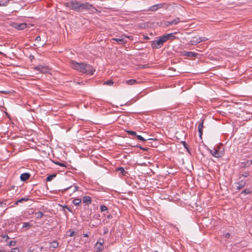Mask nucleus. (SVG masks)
<instances>
[{"instance_id":"nucleus-1","label":"nucleus","mask_w":252,"mask_h":252,"mask_svg":"<svg viewBox=\"0 0 252 252\" xmlns=\"http://www.w3.org/2000/svg\"><path fill=\"white\" fill-rule=\"evenodd\" d=\"M70 66L81 72L93 75L95 72V69L90 64L85 63H78L74 61L70 63Z\"/></svg>"},{"instance_id":"nucleus-2","label":"nucleus","mask_w":252,"mask_h":252,"mask_svg":"<svg viewBox=\"0 0 252 252\" xmlns=\"http://www.w3.org/2000/svg\"><path fill=\"white\" fill-rule=\"evenodd\" d=\"M65 6L77 12L81 11V2L76 0H71L64 3Z\"/></svg>"},{"instance_id":"nucleus-3","label":"nucleus","mask_w":252,"mask_h":252,"mask_svg":"<svg viewBox=\"0 0 252 252\" xmlns=\"http://www.w3.org/2000/svg\"><path fill=\"white\" fill-rule=\"evenodd\" d=\"M164 35L159 37L157 40H155L151 42V46L153 49H159L162 47L163 43L166 42Z\"/></svg>"},{"instance_id":"nucleus-4","label":"nucleus","mask_w":252,"mask_h":252,"mask_svg":"<svg viewBox=\"0 0 252 252\" xmlns=\"http://www.w3.org/2000/svg\"><path fill=\"white\" fill-rule=\"evenodd\" d=\"M34 70L35 71H38L42 73H46L49 72V68L46 66H43L42 65H39L34 67Z\"/></svg>"},{"instance_id":"nucleus-5","label":"nucleus","mask_w":252,"mask_h":252,"mask_svg":"<svg viewBox=\"0 0 252 252\" xmlns=\"http://www.w3.org/2000/svg\"><path fill=\"white\" fill-rule=\"evenodd\" d=\"M211 154L216 158L221 157L223 155L222 152L219 151L218 150L214 148L212 150H210Z\"/></svg>"},{"instance_id":"nucleus-6","label":"nucleus","mask_w":252,"mask_h":252,"mask_svg":"<svg viewBox=\"0 0 252 252\" xmlns=\"http://www.w3.org/2000/svg\"><path fill=\"white\" fill-rule=\"evenodd\" d=\"M202 41V37H193L191 39V40L190 41L189 43L190 45H196L197 44L201 42Z\"/></svg>"},{"instance_id":"nucleus-7","label":"nucleus","mask_w":252,"mask_h":252,"mask_svg":"<svg viewBox=\"0 0 252 252\" xmlns=\"http://www.w3.org/2000/svg\"><path fill=\"white\" fill-rule=\"evenodd\" d=\"M93 5L89 2L81 3V11L82 10L91 9Z\"/></svg>"},{"instance_id":"nucleus-8","label":"nucleus","mask_w":252,"mask_h":252,"mask_svg":"<svg viewBox=\"0 0 252 252\" xmlns=\"http://www.w3.org/2000/svg\"><path fill=\"white\" fill-rule=\"evenodd\" d=\"M204 120H202L201 122L200 123L198 126V130L199 132V137L201 139H202V135L203 134V126Z\"/></svg>"},{"instance_id":"nucleus-9","label":"nucleus","mask_w":252,"mask_h":252,"mask_svg":"<svg viewBox=\"0 0 252 252\" xmlns=\"http://www.w3.org/2000/svg\"><path fill=\"white\" fill-rule=\"evenodd\" d=\"M237 185V189L240 190L243 188L246 185V182L242 180L235 183Z\"/></svg>"},{"instance_id":"nucleus-10","label":"nucleus","mask_w":252,"mask_h":252,"mask_svg":"<svg viewBox=\"0 0 252 252\" xmlns=\"http://www.w3.org/2000/svg\"><path fill=\"white\" fill-rule=\"evenodd\" d=\"M82 201L86 205H89L92 203V198L89 196H84L82 198Z\"/></svg>"},{"instance_id":"nucleus-11","label":"nucleus","mask_w":252,"mask_h":252,"mask_svg":"<svg viewBox=\"0 0 252 252\" xmlns=\"http://www.w3.org/2000/svg\"><path fill=\"white\" fill-rule=\"evenodd\" d=\"M163 35L166 41L168 40H173L176 38V37L174 35V33H168Z\"/></svg>"},{"instance_id":"nucleus-12","label":"nucleus","mask_w":252,"mask_h":252,"mask_svg":"<svg viewBox=\"0 0 252 252\" xmlns=\"http://www.w3.org/2000/svg\"><path fill=\"white\" fill-rule=\"evenodd\" d=\"M183 55L188 57H195L198 55V54L192 52L184 51L183 52Z\"/></svg>"},{"instance_id":"nucleus-13","label":"nucleus","mask_w":252,"mask_h":252,"mask_svg":"<svg viewBox=\"0 0 252 252\" xmlns=\"http://www.w3.org/2000/svg\"><path fill=\"white\" fill-rule=\"evenodd\" d=\"M103 243L104 240L103 239L101 240V241H97L95 245L96 250H102L103 249Z\"/></svg>"},{"instance_id":"nucleus-14","label":"nucleus","mask_w":252,"mask_h":252,"mask_svg":"<svg viewBox=\"0 0 252 252\" xmlns=\"http://www.w3.org/2000/svg\"><path fill=\"white\" fill-rule=\"evenodd\" d=\"M30 174L28 173H24L21 175L20 179L22 181H26L29 179Z\"/></svg>"},{"instance_id":"nucleus-15","label":"nucleus","mask_w":252,"mask_h":252,"mask_svg":"<svg viewBox=\"0 0 252 252\" xmlns=\"http://www.w3.org/2000/svg\"><path fill=\"white\" fill-rule=\"evenodd\" d=\"M160 7H161V4H156L150 7L148 11H155Z\"/></svg>"},{"instance_id":"nucleus-16","label":"nucleus","mask_w":252,"mask_h":252,"mask_svg":"<svg viewBox=\"0 0 252 252\" xmlns=\"http://www.w3.org/2000/svg\"><path fill=\"white\" fill-rule=\"evenodd\" d=\"M112 40L116 41L121 44H125L126 42V41H125L124 38L123 37L113 38L112 39Z\"/></svg>"},{"instance_id":"nucleus-17","label":"nucleus","mask_w":252,"mask_h":252,"mask_svg":"<svg viewBox=\"0 0 252 252\" xmlns=\"http://www.w3.org/2000/svg\"><path fill=\"white\" fill-rule=\"evenodd\" d=\"M29 200V198L28 196H25L24 197L21 198V199L18 200L15 203V205H18L19 203H22L23 201H27Z\"/></svg>"},{"instance_id":"nucleus-18","label":"nucleus","mask_w":252,"mask_h":252,"mask_svg":"<svg viewBox=\"0 0 252 252\" xmlns=\"http://www.w3.org/2000/svg\"><path fill=\"white\" fill-rule=\"evenodd\" d=\"M116 170L118 171H120L121 173L124 176H126V174L127 173V172L122 167L116 168Z\"/></svg>"},{"instance_id":"nucleus-19","label":"nucleus","mask_w":252,"mask_h":252,"mask_svg":"<svg viewBox=\"0 0 252 252\" xmlns=\"http://www.w3.org/2000/svg\"><path fill=\"white\" fill-rule=\"evenodd\" d=\"M180 21V19L179 18H176L173 21L168 22L169 25H177Z\"/></svg>"},{"instance_id":"nucleus-20","label":"nucleus","mask_w":252,"mask_h":252,"mask_svg":"<svg viewBox=\"0 0 252 252\" xmlns=\"http://www.w3.org/2000/svg\"><path fill=\"white\" fill-rule=\"evenodd\" d=\"M73 203L75 206H79L81 203V199L80 198H75L72 201Z\"/></svg>"},{"instance_id":"nucleus-21","label":"nucleus","mask_w":252,"mask_h":252,"mask_svg":"<svg viewBox=\"0 0 252 252\" xmlns=\"http://www.w3.org/2000/svg\"><path fill=\"white\" fill-rule=\"evenodd\" d=\"M137 83V81L135 79H130L126 81V84L127 85H132Z\"/></svg>"},{"instance_id":"nucleus-22","label":"nucleus","mask_w":252,"mask_h":252,"mask_svg":"<svg viewBox=\"0 0 252 252\" xmlns=\"http://www.w3.org/2000/svg\"><path fill=\"white\" fill-rule=\"evenodd\" d=\"M34 215L35 217L37 219L42 218L44 216V214L41 212H36Z\"/></svg>"},{"instance_id":"nucleus-23","label":"nucleus","mask_w":252,"mask_h":252,"mask_svg":"<svg viewBox=\"0 0 252 252\" xmlns=\"http://www.w3.org/2000/svg\"><path fill=\"white\" fill-rule=\"evenodd\" d=\"M32 226V224L29 222H23V228H27L26 230L30 229Z\"/></svg>"},{"instance_id":"nucleus-24","label":"nucleus","mask_w":252,"mask_h":252,"mask_svg":"<svg viewBox=\"0 0 252 252\" xmlns=\"http://www.w3.org/2000/svg\"><path fill=\"white\" fill-rule=\"evenodd\" d=\"M59 246V244L57 241H53L51 243L50 248H57Z\"/></svg>"},{"instance_id":"nucleus-25","label":"nucleus","mask_w":252,"mask_h":252,"mask_svg":"<svg viewBox=\"0 0 252 252\" xmlns=\"http://www.w3.org/2000/svg\"><path fill=\"white\" fill-rule=\"evenodd\" d=\"M8 3V0H0V6H5Z\"/></svg>"},{"instance_id":"nucleus-26","label":"nucleus","mask_w":252,"mask_h":252,"mask_svg":"<svg viewBox=\"0 0 252 252\" xmlns=\"http://www.w3.org/2000/svg\"><path fill=\"white\" fill-rule=\"evenodd\" d=\"M56 176V174H52L49 176H48L46 178V181L47 182H50Z\"/></svg>"},{"instance_id":"nucleus-27","label":"nucleus","mask_w":252,"mask_h":252,"mask_svg":"<svg viewBox=\"0 0 252 252\" xmlns=\"http://www.w3.org/2000/svg\"><path fill=\"white\" fill-rule=\"evenodd\" d=\"M113 83H114V82L112 80H109L105 81L103 83V85L112 86V85H113Z\"/></svg>"},{"instance_id":"nucleus-28","label":"nucleus","mask_w":252,"mask_h":252,"mask_svg":"<svg viewBox=\"0 0 252 252\" xmlns=\"http://www.w3.org/2000/svg\"><path fill=\"white\" fill-rule=\"evenodd\" d=\"M7 243V245L10 246H15L16 244V241H10L9 242H6Z\"/></svg>"},{"instance_id":"nucleus-29","label":"nucleus","mask_w":252,"mask_h":252,"mask_svg":"<svg viewBox=\"0 0 252 252\" xmlns=\"http://www.w3.org/2000/svg\"><path fill=\"white\" fill-rule=\"evenodd\" d=\"M126 131L129 135H134V136H136V132L135 131H134L126 130Z\"/></svg>"},{"instance_id":"nucleus-30","label":"nucleus","mask_w":252,"mask_h":252,"mask_svg":"<svg viewBox=\"0 0 252 252\" xmlns=\"http://www.w3.org/2000/svg\"><path fill=\"white\" fill-rule=\"evenodd\" d=\"M26 24H21L18 25V27H17V28L19 30H23L26 28Z\"/></svg>"},{"instance_id":"nucleus-31","label":"nucleus","mask_w":252,"mask_h":252,"mask_svg":"<svg viewBox=\"0 0 252 252\" xmlns=\"http://www.w3.org/2000/svg\"><path fill=\"white\" fill-rule=\"evenodd\" d=\"M100 210L101 212H105L108 210L107 207L105 205H101Z\"/></svg>"},{"instance_id":"nucleus-32","label":"nucleus","mask_w":252,"mask_h":252,"mask_svg":"<svg viewBox=\"0 0 252 252\" xmlns=\"http://www.w3.org/2000/svg\"><path fill=\"white\" fill-rule=\"evenodd\" d=\"M136 136L137 139H138L139 140L144 141V142L146 141V140L145 139H144L143 137H142L141 135L136 134Z\"/></svg>"},{"instance_id":"nucleus-33","label":"nucleus","mask_w":252,"mask_h":252,"mask_svg":"<svg viewBox=\"0 0 252 252\" xmlns=\"http://www.w3.org/2000/svg\"><path fill=\"white\" fill-rule=\"evenodd\" d=\"M251 191H250V190L248 189H244L242 192V193H244V194H250L251 193Z\"/></svg>"},{"instance_id":"nucleus-34","label":"nucleus","mask_w":252,"mask_h":252,"mask_svg":"<svg viewBox=\"0 0 252 252\" xmlns=\"http://www.w3.org/2000/svg\"><path fill=\"white\" fill-rule=\"evenodd\" d=\"M1 237H2V238L3 239H5V242H7V240L8 239H9V236L7 235V234H5V235H1Z\"/></svg>"},{"instance_id":"nucleus-35","label":"nucleus","mask_w":252,"mask_h":252,"mask_svg":"<svg viewBox=\"0 0 252 252\" xmlns=\"http://www.w3.org/2000/svg\"><path fill=\"white\" fill-rule=\"evenodd\" d=\"M10 252H20V251L18 248H15L12 249Z\"/></svg>"},{"instance_id":"nucleus-36","label":"nucleus","mask_w":252,"mask_h":252,"mask_svg":"<svg viewBox=\"0 0 252 252\" xmlns=\"http://www.w3.org/2000/svg\"><path fill=\"white\" fill-rule=\"evenodd\" d=\"M103 234H106L108 232V228L107 227H103Z\"/></svg>"},{"instance_id":"nucleus-37","label":"nucleus","mask_w":252,"mask_h":252,"mask_svg":"<svg viewBox=\"0 0 252 252\" xmlns=\"http://www.w3.org/2000/svg\"><path fill=\"white\" fill-rule=\"evenodd\" d=\"M69 232H70V234H69V236L70 237H72L74 235L75 232L74 231L72 230L71 229H70Z\"/></svg>"},{"instance_id":"nucleus-38","label":"nucleus","mask_w":252,"mask_h":252,"mask_svg":"<svg viewBox=\"0 0 252 252\" xmlns=\"http://www.w3.org/2000/svg\"><path fill=\"white\" fill-rule=\"evenodd\" d=\"M223 235L225 238H228L230 237V234L229 233L226 232L224 233Z\"/></svg>"},{"instance_id":"nucleus-39","label":"nucleus","mask_w":252,"mask_h":252,"mask_svg":"<svg viewBox=\"0 0 252 252\" xmlns=\"http://www.w3.org/2000/svg\"><path fill=\"white\" fill-rule=\"evenodd\" d=\"M54 163L56 164H57V165H59L61 166H65V165L63 163H60V162H54Z\"/></svg>"},{"instance_id":"nucleus-40","label":"nucleus","mask_w":252,"mask_h":252,"mask_svg":"<svg viewBox=\"0 0 252 252\" xmlns=\"http://www.w3.org/2000/svg\"><path fill=\"white\" fill-rule=\"evenodd\" d=\"M184 147L188 150V146H187V143L185 142V141H182V142Z\"/></svg>"},{"instance_id":"nucleus-41","label":"nucleus","mask_w":252,"mask_h":252,"mask_svg":"<svg viewBox=\"0 0 252 252\" xmlns=\"http://www.w3.org/2000/svg\"><path fill=\"white\" fill-rule=\"evenodd\" d=\"M136 147L139 148L140 149H141L143 151H147V148H143V147H141V146L137 145Z\"/></svg>"},{"instance_id":"nucleus-42","label":"nucleus","mask_w":252,"mask_h":252,"mask_svg":"<svg viewBox=\"0 0 252 252\" xmlns=\"http://www.w3.org/2000/svg\"><path fill=\"white\" fill-rule=\"evenodd\" d=\"M35 40L38 42V41H40L41 40V37L40 36H37L36 37L35 39Z\"/></svg>"},{"instance_id":"nucleus-43","label":"nucleus","mask_w":252,"mask_h":252,"mask_svg":"<svg viewBox=\"0 0 252 252\" xmlns=\"http://www.w3.org/2000/svg\"><path fill=\"white\" fill-rule=\"evenodd\" d=\"M91 9H92V11L93 12L97 11V9L96 8H95L93 6V7H91Z\"/></svg>"},{"instance_id":"nucleus-44","label":"nucleus","mask_w":252,"mask_h":252,"mask_svg":"<svg viewBox=\"0 0 252 252\" xmlns=\"http://www.w3.org/2000/svg\"><path fill=\"white\" fill-rule=\"evenodd\" d=\"M249 173H247V172H245V173H244V174H242V176H244V177H248V176H249Z\"/></svg>"},{"instance_id":"nucleus-45","label":"nucleus","mask_w":252,"mask_h":252,"mask_svg":"<svg viewBox=\"0 0 252 252\" xmlns=\"http://www.w3.org/2000/svg\"><path fill=\"white\" fill-rule=\"evenodd\" d=\"M79 187L78 186H74V189L73 190V192H75L78 190Z\"/></svg>"},{"instance_id":"nucleus-46","label":"nucleus","mask_w":252,"mask_h":252,"mask_svg":"<svg viewBox=\"0 0 252 252\" xmlns=\"http://www.w3.org/2000/svg\"><path fill=\"white\" fill-rule=\"evenodd\" d=\"M64 208H66V209H67V210L69 212H71V210L69 208H68L67 206H64Z\"/></svg>"},{"instance_id":"nucleus-47","label":"nucleus","mask_w":252,"mask_h":252,"mask_svg":"<svg viewBox=\"0 0 252 252\" xmlns=\"http://www.w3.org/2000/svg\"><path fill=\"white\" fill-rule=\"evenodd\" d=\"M89 235L87 234H84L83 237H88Z\"/></svg>"},{"instance_id":"nucleus-48","label":"nucleus","mask_w":252,"mask_h":252,"mask_svg":"<svg viewBox=\"0 0 252 252\" xmlns=\"http://www.w3.org/2000/svg\"><path fill=\"white\" fill-rule=\"evenodd\" d=\"M207 39L206 37H202V41L207 40Z\"/></svg>"},{"instance_id":"nucleus-49","label":"nucleus","mask_w":252,"mask_h":252,"mask_svg":"<svg viewBox=\"0 0 252 252\" xmlns=\"http://www.w3.org/2000/svg\"><path fill=\"white\" fill-rule=\"evenodd\" d=\"M112 218L111 215H108V216H107V218H108V219H110V218Z\"/></svg>"},{"instance_id":"nucleus-50","label":"nucleus","mask_w":252,"mask_h":252,"mask_svg":"<svg viewBox=\"0 0 252 252\" xmlns=\"http://www.w3.org/2000/svg\"><path fill=\"white\" fill-rule=\"evenodd\" d=\"M71 187H72V186H70L69 187H68V188L65 189L64 190H67L68 189H70Z\"/></svg>"},{"instance_id":"nucleus-51","label":"nucleus","mask_w":252,"mask_h":252,"mask_svg":"<svg viewBox=\"0 0 252 252\" xmlns=\"http://www.w3.org/2000/svg\"><path fill=\"white\" fill-rule=\"evenodd\" d=\"M102 250H96V252H101Z\"/></svg>"},{"instance_id":"nucleus-52","label":"nucleus","mask_w":252,"mask_h":252,"mask_svg":"<svg viewBox=\"0 0 252 252\" xmlns=\"http://www.w3.org/2000/svg\"><path fill=\"white\" fill-rule=\"evenodd\" d=\"M0 252H5L4 250H0Z\"/></svg>"}]
</instances>
